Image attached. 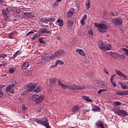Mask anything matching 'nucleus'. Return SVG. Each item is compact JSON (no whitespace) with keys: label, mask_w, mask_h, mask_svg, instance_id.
I'll list each match as a JSON object with an SVG mask.
<instances>
[{"label":"nucleus","mask_w":128,"mask_h":128,"mask_svg":"<svg viewBox=\"0 0 128 128\" xmlns=\"http://www.w3.org/2000/svg\"><path fill=\"white\" fill-rule=\"evenodd\" d=\"M6 56L7 55L4 54H0V58H6Z\"/></svg>","instance_id":"37"},{"label":"nucleus","mask_w":128,"mask_h":128,"mask_svg":"<svg viewBox=\"0 0 128 128\" xmlns=\"http://www.w3.org/2000/svg\"><path fill=\"white\" fill-rule=\"evenodd\" d=\"M121 86H122V88H123V90H126V89L128 88V86L126 85V84H123L121 85Z\"/></svg>","instance_id":"38"},{"label":"nucleus","mask_w":128,"mask_h":128,"mask_svg":"<svg viewBox=\"0 0 128 128\" xmlns=\"http://www.w3.org/2000/svg\"><path fill=\"white\" fill-rule=\"evenodd\" d=\"M58 86H62V88L66 90V88H69V90H72L74 92H78V90H82L84 88V86H80L78 85H70V86L62 84V82L60 80H58Z\"/></svg>","instance_id":"1"},{"label":"nucleus","mask_w":128,"mask_h":128,"mask_svg":"<svg viewBox=\"0 0 128 128\" xmlns=\"http://www.w3.org/2000/svg\"><path fill=\"white\" fill-rule=\"evenodd\" d=\"M57 2H62V0H57Z\"/></svg>","instance_id":"63"},{"label":"nucleus","mask_w":128,"mask_h":128,"mask_svg":"<svg viewBox=\"0 0 128 128\" xmlns=\"http://www.w3.org/2000/svg\"><path fill=\"white\" fill-rule=\"evenodd\" d=\"M57 40H60V37H57Z\"/></svg>","instance_id":"62"},{"label":"nucleus","mask_w":128,"mask_h":128,"mask_svg":"<svg viewBox=\"0 0 128 128\" xmlns=\"http://www.w3.org/2000/svg\"><path fill=\"white\" fill-rule=\"evenodd\" d=\"M71 44L72 46H74V44H76V42L73 40L72 42H71Z\"/></svg>","instance_id":"50"},{"label":"nucleus","mask_w":128,"mask_h":128,"mask_svg":"<svg viewBox=\"0 0 128 128\" xmlns=\"http://www.w3.org/2000/svg\"><path fill=\"white\" fill-rule=\"evenodd\" d=\"M116 74H118V76H120V77L123 76L124 78H126V74H124L121 72L118 71V70H116Z\"/></svg>","instance_id":"15"},{"label":"nucleus","mask_w":128,"mask_h":128,"mask_svg":"<svg viewBox=\"0 0 128 128\" xmlns=\"http://www.w3.org/2000/svg\"><path fill=\"white\" fill-rule=\"evenodd\" d=\"M15 71H16V69H14L13 68H11L8 70L9 74H14Z\"/></svg>","instance_id":"28"},{"label":"nucleus","mask_w":128,"mask_h":128,"mask_svg":"<svg viewBox=\"0 0 128 128\" xmlns=\"http://www.w3.org/2000/svg\"><path fill=\"white\" fill-rule=\"evenodd\" d=\"M116 94L118 96H122V91H117Z\"/></svg>","instance_id":"36"},{"label":"nucleus","mask_w":128,"mask_h":128,"mask_svg":"<svg viewBox=\"0 0 128 128\" xmlns=\"http://www.w3.org/2000/svg\"><path fill=\"white\" fill-rule=\"evenodd\" d=\"M3 96L4 92H2V90H0V98H2Z\"/></svg>","instance_id":"45"},{"label":"nucleus","mask_w":128,"mask_h":128,"mask_svg":"<svg viewBox=\"0 0 128 128\" xmlns=\"http://www.w3.org/2000/svg\"><path fill=\"white\" fill-rule=\"evenodd\" d=\"M80 110V108L78 106H75L72 108V112H78Z\"/></svg>","instance_id":"16"},{"label":"nucleus","mask_w":128,"mask_h":128,"mask_svg":"<svg viewBox=\"0 0 128 128\" xmlns=\"http://www.w3.org/2000/svg\"><path fill=\"white\" fill-rule=\"evenodd\" d=\"M56 20V18H46V24H48L52 22H54Z\"/></svg>","instance_id":"19"},{"label":"nucleus","mask_w":128,"mask_h":128,"mask_svg":"<svg viewBox=\"0 0 128 128\" xmlns=\"http://www.w3.org/2000/svg\"><path fill=\"white\" fill-rule=\"evenodd\" d=\"M22 54V52L20 50H18L13 55L14 58H16L20 54Z\"/></svg>","instance_id":"26"},{"label":"nucleus","mask_w":128,"mask_h":128,"mask_svg":"<svg viewBox=\"0 0 128 128\" xmlns=\"http://www.w3.org/2000/svg\"><path fill=\"white\" fill-rule=\"evenodd\" d=\"M14 35V34L11 33L10 35H9V38H12V36Z\"/></svg>","instance_id":"53"},{"label":"nucleus","mask_w":128,"mask_h":128,"mask_svg":"<svg viewBox=\"0 0 128 128\" xmlns=\"http://www.w3.org/2000/svg\"><path fill=\"white\" fill-rule=\"evenodd\" d=\"M34 2H38V0H34Z\"/></svg>","instance_id":"64"},{"label":"nucleus","mask_w":128,"mask_h":128,"mask_svg":"<svg viewBox=\"0 0 128 128\" xmlns=\"http://www.w3.org/2000/svg\"><path fill=\"white\" fill-rule=\"evenodd\" d=\"M41 34H50V31H47L46 28H42L40 30Z\"/></svg>","instance_id":"20"},{"label":"nucleus","mask_w":128,"mask_h":128,"mask_svg":"<svg viewBox=\"0 0 128 128\" xmlns=\"http://www.w3.org/2000/svg\"><path fill=\"white\" fill-rule=\"evenodd\" d=\"M34 122H37V124H41V126H46V128H50V124L48 123V120L47 118H44L42 120H38L36 118H34Z\"/></svg>","instance_id":"2"},{"label":"nucleus","mask_w":128,"mask_h":128,"mask_svg":"<svg viewBox=\"0 0 128 128\" xmlns=\"http://www.w3.org/2000/svg\"><path fill=\"white\" fill-rule=\"evenodd\" d=\"M36 86V84H33L32 83H30L26 86V88L28 92H32V90H34Z\"/></svg>","instance_id":"8"},{"label":"nucleus","mask_w":128,"mask_h":128,"mask_svg":"<svg viewBox=\"0 0 128 128\" xmlns=\"http://www.w3.org/2000/svg\"><path fill=\"white\" fill-rule=\"evenodd\" d=\"M74 8H71L69 12L68 13V18H70L72 16H74Z\"/></svg>","instance_id":"17"},{"label":"nucleus","mask_w":128,"mask_h":128,"mask_svg":"<svg viewBox=\"0 0 128 128\" xmlns=\"http://www.w3.org/2000/svg\"><path fill=\"white\" fill-rule=\"evenodd\" d=\"M95 124L98 128H104V123L102 122L98 121L96 122Z\"/></svg>","instance_id":"13"},{"label":"nucleus","mask_w":128,"mask_h":128,"mask_svg":"<svg viewBox=\"0 0 128 128\" xmlns=\"http://www.w3.org/2000/svg\"><path fill=\"white\" fill-rule=\"evenodd\" d=\"M22 108L24 110H26V106L24 105L22 106Z\"/></svg>","instance_id":"55"},{"label":"nucleus","mask_w":128,"mask_h":128,"mask_svg":"<svg viewBox=\"0 0 128 128\" xmlns=\"http://www.w3.org/2000/svg\"><path fill=\"white\" fill-rule=\"evenodd\" d=\"M94 26L96 28H98V30L100 32H106V30L108 28V26L104 24L94 23Z\"/></svg>","instance_id":"3"},{"label":"nucleus","mask_w":128,"mask_h":128,"mask_svg":"<svg viewBox=\"0 0 128 128\" xmlns=\"http://www.w3.org/2000/svg\"><path fill=\"white\" fill-rule=\"evenodd\" d=\"M80 24L82 26H84L86 22H84V20H82V19L80 20Z\"/></svg>","instance_id":"43"},{"label":"nucleus","mask_w":128,"mask_h":128,"mask_svg":"<svg viewBox=\"0 0 128 128\" xmlns=\"http://www.w3.org/2000/svg\"><path fill=\"white\" fill-rule=\"evenodd\" d=\"M28 66H30V64H28V62H24L22 64V69L26 70V68H28Z\"/></svg>","instance_id":"22"},{"label":"nucleus","mask_w":128,"mask_h":128,"mask_svg":"<svg viewBox=\"0 0 128 128\" xmlns=\"http://www.w3.org/2000/svg\"><path fill=\"white\" fill-rule=\"evenodd\" d=\"M0 4H4V0H0Z\"/></svg>","instance_id":"60"},{"label":"nucleus","mask_w":128,"mask_h":128,"mask_svg":"<svg viewBox=\"0 0 128 128\" xmlns=\"http://www.w3.org/2000/svg\"><path fill=\"white\" fill-rule=\"evenodd\" d=\"M114 76H116V74H112L110 78V82L114 81Z\"/></svg>","instance_id":"41"},{"label":"nucleus","mask_w":128,"mask_h":128,"mask_svg":"<svg viewBox=\"0 0 128 128\" xmlns=\"http://www.w3.org/2000/svg\"><path fill=\"white\" fill-rule=\"evenodd\" d=\"M122 50H124V52H126L128 50V49L125 48H123Z\"/></svg>","instance_id":"56"},{"label":"nucleus","mask_w":128,"mask_h":128,"mask_svg":"<svg viewBox=\"0 0 128 128\" xmlns=\"http://www.w3.org/2000/svg\"><path fill=\"white\" fill-rule=\"evenodd\" d=\"M119 84H120L121 86H122V84H122V82H119Z\"/></svg>","instance_id":"61"},{"label":"nucleus","mask_w":128,"mask_h":128,"mask_svg":"<svg viewBox=\"0 0 128 128\" xmlns=\"http://www.w3.org/2000/svg\"><path fill=\"white\" fill-rule=\"evenodd\" d=\"M6 85L5 84H3L0 86V88H4V86H5Z\"/></svg>","instance_id":"58"},{"label":"nucleus","mask_w":128,"mask_h":128,"mask_svg":"<svg viewBox=\"0 0 128 128\" xmlns=\"http://www.w3.org/2000/svg\"><path fill=\"white\" fill-rule=\"evenodd\" d=\"M110 55L111 56H112V58H116L118 56V54L116 52H110Z\"/></svg>","instance_id":"24"},{"label":"nucleus","mask_w":128,"mask_h":128,"mask_svg":"<svg viewBox=\"0 0 128 128\" xmlns=\"http://www.w3.org/2000/svg\"><path fill=\"white\" fill-rule=\"evenodd\" d=\"M104 72L106 74H108V72L106 70V69H104Z\"/></svg>","instance_id":"51"},{"label":"nucleus","mask_w":128,"mask_h":128,"mask_svg":"<svg viewBox=\"0 0 128 128\" xmlns=\"http://www.w3.org/2000/svg\"><path fill=\"white\" fill-rule=\"evenodd\" d=\"M88 34H89V36H94V33L92 32V30H90L88 31Z\"/></svg>","instance_id":"42"},{"label":"nucleus","mask_w":128,"mask_h":128,"mask_svg":"<svg viewBox=\"0 0 128 128\" xmlns=\"http://www.w3.org/2000/svg\"><path fill=\"white\" fill-rule=\"evenodd\" d=\"M26 76H32V72L30 70H28L25 73Z\"/></svg>","instance_id":"34"},{"label":"nucleus","mask_w":128,"mask_h":128,"mask_svg":"<svg viewBox=\"0 0 128 128\" xmlns=\"http://www.w3.org/2000/svg\"><path fill=\"white\" fill-rule=\"evenodd\" d=\"M39 20L41 22H44V24H46V18H40V19H39Z\"/></svg>","instance_id":"35"},{"label":"nucleus","mask_w":128,"mask_h":128,"mask_svg":"<svg viewBox=\"0 0 128 128\" xmlns=\"http://www.w3.org/2000/svg\"><path fill=\"white\" fill-rule=\"evenodd\" d=\"M50 84H54L56 82V79L54 78H51L50 80Z\"/></svg>","instance_id":"31"},{"label":"nucleus","mask_w":128,"mask_h":128,"mask_svg":"<svg viewBox=\"0 0 128 128\" xmlns=\"http://www.w3.org/2000/svg\"><path fill=\"white\" fill-rule=\"evenodd\" d=\"M82 98L83 100H84L86 102H92V100H90V97L88 96H82Z\"/></svg>","instance_id":"18"},{"label":"nucleus","mask_w":128,"mask_h":128,"mask_svg":"<svg viewBox=\"0 0 128 128\" xmlns=\"http://www.w3.org/2000/svg\"><path fill=\"white\" fill-rule=\"evenodd\" d=\"M84 112H90V109H88L84 110Z\"/></svg>","instance_id":"57"},{"label":"nucleus","mask_w":128,"mask_h":128,"mask_svg":"<svg viewBox=\"0 0 128 128\" xmlns=\"http://www.w3.org/2000/svg\"><path fill=\"white\" fill-rule=\"evenodd\" d=\"M106 90H106V89H102V90H100L98 92V94H102V92H106Z\"/></svg>","instance_id":"30"},{"label":"nucleus","mask_w":128,"mask_h":128,"mask_svg":"<svg viewBox=\"0 0 128 128\" xmlns=\"http://www.w3.org/2000/svg\"><path fill=\"white\" fill-rule=\"evenodd\" d=\"M24 16H30L31 13L30 12H25L24 13Z\"/></svg>","instance_id":"49"},{"label":"nucleus","mask_w":128,"mask_h":128,"mask_svg":"<svg viewBox=\"0 0 128 128\" xmlns=\"http://www.w3.org/2000/svg\"><path fill=\"white\" fill-rule=\"evenodd\" d=\"M114 114H117L118 116L123 118L124 116H127L128 114L124 110H120L118 109L114 111Z\"/></svg>","instance_id":"7"},{"label":"nucleus","mask_w":128,"mask_h":128,"mask_svg":"<svg viewBox=\"0 0 128 128\" xmlns=\"http://www.w3.org/2000/svg\"><path fill=\"white\" fill-rule=\"evenodd\" d=\"M112 22H113L115 26H120V24H122V20L120 18H116L112 20Z\"/></svg>","instance_id":"11"},{"label":"nucleus","mask_w":128,"mask_h":128,"mask_svg":"<svg viewBox=\"0 0 128 128\" xmlns=\"http://www.w3.org/2000/svg\"><path fill=\"white\" fill-rule=\"evenodd\" d=\"M76 52H78V54L80 56H86V53L84 52V50H82V49H76Z\"/></svg>","instance_id":"14"},{"label":"nucleus","mask_w":128,"mask_h":128,"mask_svg":"<svg viewBox=\"0 0 128 128\" xmlns=\"http://www.w3.org/2000/svg\"><path fill=\"white\" fill-rule=\"evenodd\" d=\"M100 108L96 106H94V107H93L92 108V112H100Z\"/></svg>","instance_id":"23"},{"label":"nucleus","mask_w":128,"mask_h":128,"mask_svg":"<svg viewBox=\"0 0 128 128\" xmlns=\"http://www.w3.org/2000/svg\"><path fill=\"white\" fill-rule=\"evenodd\" d=\"M2 14H4V16H6V14H8V10H2Z\"/></svg>","instance_id":"32"},{"label":"nucleus","mask_w":128,"mask_h":128,"mask_svg":"<svg viewBox=\"0 0 128 128\" xmlns=\"http://www.w3.org/2000/svg\"><path fill=\"white\" fill-rule=\"evenodd\" d=\"M82 20H86V14H84V16L82 18Z\"/></svg>","instance_id":"52"},{"label":"nucleus","mask_w":128,"mask_h":128,"mask_svg":"<svg viewBox=\"0 0 128 128\" xmlns=\"http://www.w3.org/2000/svg\"><path fill=\"white\" fill-rule=\"evenodd\" d=\"M16 86V84L14 83L9 84L6 88V92H9L10 94H14V90H12L14 88V87Z\"/></svg>","instance_id":"9"},{"label":"nucleus","mask_w":128,"mask_h":128,"mask_svg":"<svg viewBox=\"0 0 128 128\" xmlns=\"http://www.w3.org/2000/svg\"><path fill=\"white\" fill-rule=\"evenodd\" d=\"M98 46H100V48L103 50H112V45L110 44H107L104 46L102 42H99Z\"/></svg>","instance_id":"6"},{"label":"nucleus","mask_w":128,"mask_h":128,"mask_svg":"<svg viewBox=\"0 0 128 128\" xmlns=\"http://www.w3.org/2000/svg\"><path fill=\"white\" fill-rule=\"evenodd\" d=\"M39 42L40 44H44V41L42 39H39Z\"/></svg>","instance_id":"44"},{"label":"nucleus","mask_w":128,"mask_h":128,"mask_svg":"<svg viewBox=\"0 0 128 128\" xmlns=\"http://www.w3.org/2000/svg\"><path fill=\"white\" fill-rule=\"evenodd\" d=\"M124 54L126 56H128V51L124 53Z\"/></svg>","instance_id":"59"},{"label":"nucleus","mask_w":128,"mask_h":128,"mask_svg":"<svg viewBox=\"0 0 128 128\" xmlns=\"http://www.w3.org/2000/svg\"><path fill=\"white\" fill-rule=\"evenodd\" d=\"M122 96H128V91H122Z\"/></svg>","instance_id":"39"},{"label":"nucleus","mask_w":128,"mask_h":128,"mask_svg":"<svg viewBox=\"0 0 128 128\" xmlns=\"http://www.w3.org/2000/svg\"><path fill=\"white\" fill-rule=\"evenodd\" d=\"M56 66H58L56 63L54 65H52V66H50V68H56Z\"/></svg>","instance_id":"54"},{"label":"nucleus","mask_w":128,"mask_h":128,"mask_svg":"<svg viewBox=\"0 0 128 128\" xmlns=\"http://www.w3.org/2000/svg\"><path fill=\"white\" fill-rule=\"evenodd\" d=\"M57 22L58 24V26H64V21L62 20L58 19Z\"/></svg>","instance_id":"21"},{"label":"nucleus","mask_w":128,"mask_h":128,"mask_svg":"<svg viewBox=\"0 0 128 128\" xmlns=\"http://www.w3.org/2000/svg\"><path fill=\"white\" fill-rule=\"evenodd\" d=\"M40 89L39 88H38L36 89L35 91L36 92H40Z\"/></svg>","instance_id":"47"},{"label":"nucleus","mask_w":128,"mask_h":128,"mask_svg":"<svg viewBox=\"0 0 128 128\" xmlns=\"http://www.w3.org/2000/svg\"><path fill=\"white\" fill-rule=\"evenodd\" d=\"M122 104V102L116 101L115 102H114V106H120Z\"/></svg>","instance_id":"29"},{"label":"nucleus","mask_w":128,"mask_h":128,"mask_svg":"<svg viewBox=\"0 0 128 128\" xmlns=\"http://www.w3.org/2000/svg\"><path fill=\"white\" fill-rule=\"evenodd\" d=\"M110 82L113 85V88H116V82L114 81H110Z\"/></svg>","instance_id":"40"},{"label":"nucleus","mask_w":128,"mask_h":128,"mask_svg":"<svg viewBox=\"0 0 128 128\" xmlns=\"http://www.w3.org/2000/svg\"><path fill=\"white\" fill-rule=\"evenodd\" d=\"M56 64H60V66H62L64 64V62H63V61H62V60H58L56 61Z\"/></svg>","instance_id":"27"},{"label":"nucleus","mask_w":128,"mask_h":128,"mask_svg":"<svg viewBox=\"0 0 128 128\" xmlns=\"http://www.w3.org/2000/svg\"><path fill=\"white\" fill-rule=\"evenodd\" d=\"M86 10H90V0H88V2L86 4Z\"/></svg>","instance_id":"25"},{"label":"nucleus","mask_w":128,"mask_h":128,"mask_svg":"<svg viewBox=\"0 0 128 128\" xmlns=\"http://www.w3.org/2000/svg\"><path fill=\"white\" fill-rule=\"evenodd\" d=\"M34 32L31 30L26 34V36H28L29 34H34Z\"/></svg>","instance_id":"48"},{"label":"nucleus","mask_w":128,"mask_h":128,"mask_svg":"<svg viewBox=\"0 0 128 128\" xmlns=\"http://www.w3.org/2000/svg\"><path fill=\"white\" fill-rule=\"evenodd\" d=\"M50 60H54V58H52V55L50 56H48L47 54H45L42 57V62H49Z\"/></svg>","instance_id":"10"},{"label":"nucleus","mask_w":128,"mask_h":128,"mask_svg":"<svg viewBox=\"0 0 128 128\" xmlns=\"http://www.w3.org/2000/svg\"><path fill=\"white\" fill-rule=\"evenodd\" d=\"M38 36H34L32 38V40H36Z\"/></svg>","instance_id":"46"},{"label":"nucleus","mask_w":128,"mask_h":128,"mask_svg":"<svg viewBox=\"0 0 128 128\" xmlns=\"http://www.w3.org/2000/svg\"><path fill=\"white\" fill-rule=\"evenodd\" d=\"M68 26H72V24H74V22H72V20H69L68 22Z\"/></svg>","instance_id":"33"},{"label":"nucleus","mask_w":128,"mask_h":128,"mask_svg":"<svg viewBox=\"0 0 128 128\" xmlns=\"http://www.w3.org/2000/svg\"><path fill=\"white\" fill-rule=\"evenodd\" d=\"M30 100H35L36 104H40V102L44 100V96L35 94L30 98Z\"/></svg>","instance_id":"4"},{"label":"nucleus","mask_w":128,"mask_h":128,"mask_svg":"<svg viewBox=\"0 0 128 128\" xmlns=\"http://www.w3.org/2000/svg\"><path fill=\"white\" fill-rule=\"evenodd\" d=\"M66 54V52L63 50H60L52 54L51 58H58V56H63Z\"/></svg>","instance_id":"5"},{"label":"nucleus","mask_w":128,"mask_h":128,"mask_svg":"<svg viewBox=\"0 0 128 128\" xmlns=\"http://www.w3.org/2000/svg\"><path fill=\"white\" fill-rule=\"evenodd\" d=\"M96 84H98L99 86L102 88H108V86L106 85V83L104 82V81L97 80L96 81Z\"/></svg>","instance_id":"12"}]
</instances>
